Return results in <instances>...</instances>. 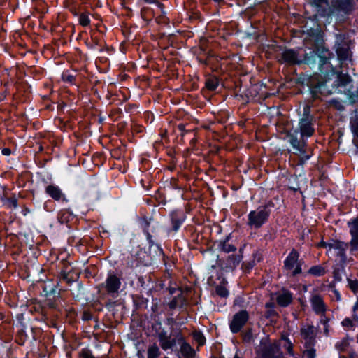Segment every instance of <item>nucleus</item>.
Masks as SVG:
<instances>
[{
	"instance_id": "nucleus-1",
	"label": "nucleus",
	"mask_w": 358,
	"mask_h": 358,
	"mask_svg": "<svg viewBox=\"0 0 358 358\" xmlns=\"http://www.w3.org/2000/svg\"><path fill=\"white\" fill-rule=\"evenodd\" d=\"M312 120V117L308 115L301 118L298 127L292 129L288 134L289 142L296 151V154L300 156L301 164L304 163L311 155L304 138L310 137L315 132Z\"/></svg>"
},
{
	"instance_id": "nucleus-2",
	"label": "nucleus",
	"mask_w": 358,
	"mask_h": 358,
	"mask_svg": "<svg viewBox=\"0 0 358 358\" xmlns=\"http://www.w3.org/2000/svg\"><path fill=\"white\" fill-rule=\"evenodd\" d=\"M157 338L159 342L160 347L164 350L171 349L176 343L182 341V335L180 332H174L168 334L164 330H162L157 333Z\"/></svg>"
},
{
	"instance_id": "nucleus-3",
	"label": "nucleus",
	"mask_w": 358,
	"mask_h": 358,
	"mask_svg": "<svg viewBox=\"0 0 358 358\" xmlns=\"http://www.w3.org/2000/svg\"><path fill=\"white\" fill-rule=\"evenodd\" d=\"M320 245L327 249V252L329 255L339 257L341 258V262H346L345 250L347 244L341 241L332 240L329 243L322 242Z\"/></svg>"
},
{
	"instance_id": "nucleus-4",
	"label": "nucleus",
	"mask_w": 358,
	"mask_h": 358,
	"mask_svg": "<svg viewBox=\"0 0 358 358\" xmlns=\"http://www.w3.org/2000/svg\"><path fill=\"white\" fill-rule=\"evenodd\" d=\"M299 253L293 249L284 262V267L292 275L294 276L302 271L303 261L299 259Z\"/></svg>"
},
{
	"instance_id": "nucleus-5",
	"label": "nucleus",
	"mask_w": 358,
	"mask_h": 358,
	"mask_svg": "<svg viewBox=\"0 0 358 358\" xmlns=\"http://www.w3.org/2000/svg\"><path fill=\"white\" fill-rule=\"evenodd\" d=\"M270 210L267 206L258 208L248 215V224L255 228L260 227L268 219Z\"/></svg>"
},
{
	"instance_id": "nucleus-6",
	"label": "nucleus",
	"mask_w": 358,
	"mask_h": 358,
	"mask_svg": "<svg viewBox=\"0 0 358 358\" xmlns=\"http://www.w3.org/2000/svg\"><path fill=\"white\" fill-rule=\"evenodd\" d=\"M256 358H282V352L277 344L262 341Z\"/></svg>"
},
{
	"instance_id": "nucleus-7",
	"label": "nucleus",
	"mask_w": 358,
	"mask_h": 358,
	"mask_svg": "<svg viewBox=\"0 0 358 358\" xmlns=\"http://www.w3.org/2000/svg\"><path fill=\"white\" fill-rule=\"evenodd\" d=\"M311 54L310 57H308L306 54L301 56L299 52L293 50H286L282 52V58L285 62L290 64H300L303 62L309 64L313 62L315 52L313 51Z\"/></svg>"
},
{
	"instance_id": "nucleus-8",
	"label": "nucleus",
	"mask_w": 358,
	"mask_h": 358,
	"mask_svg": "<svg viewBox=\"0 0 358 358\" xmlns=\"http://www.w3.org/2000/svg\"><path fill=\"white\" fill-rule=\"evenodd\" d=\"M317 329L313 324H305L301 328V335L306 345L311 346L313 345Z\"/></svg>"
},
{
	"instance_id": "nucleus-9",
	"label": "nucleus",
	"mask_w": 358,
	"mask_h": 358,
	"mask_svg": "<svg viewBox=\"0 0 358 358\" xmlns=\"http://www.w3.org/2000/svg\"><path fill=\"white\" fill-rule=\"evenodd\" d=\"M248 320V313L245 310H241L234 315L231 324L230 329L233 333L238 332L245 324Z\"/></svg>"
},
{
	"instance_id": "nucleus-10",
	"label": "nucleus",
	"mask_w": 358,
	"mask_h": 358,
	"mask_svg": "<svg viewBox=\"0 0 358 358\" xmlns=\"http://www.w3.org/2000/svg\"><path fill=\"white\" fill-rule=\"evenodd\" d=\"M352 238L350 241L351 251H358V216L348 223Z\"/></svg>"
},
{
	"instance_id": "nucleus-11",
	"label": "nucleus",
	"mask_w": 358,
	"mask_h": 358,
	"mask_svg": "<svg viewBox=\"0 0 358 358\" xmlns=\"http://www.w3.org/2000/svg\"><path fill=\"white\" fill-rule=\"evenodd\" d=\"M312 308L317 314L326 313L327 308L322 296L317 294H312L310 299Z\"/></svg>"
},
{
	"instance_id": "nucleus-12",
	"label": "nucleus",
	"mask_w": 358,
	"mask_h": 358,
	"mask_svg": "<svg viewBox=\"0 0 358 358\" xmlns=\"http://www.w3.org/2000/svg\"><path fill=\"white\" fill-rule=\"evenodd\" d=\"M120 285V279L115 275H110L106 279V289L108 294H113L117 293Z\"/></svg>"
},
{
	"instance_id": "nucleus-13",
	"label": "nucleus",
	"mask_w": 358,
	"mask_h": 358,
	"mask_svg": "<svg viewBox=\"0 0 358 358\" xmlns=\"http://www.w3.org/2000/svg\"><path fill=\"white\" fill-rule=\"evenodd\" d=\"M334 6L338 10L349 13L354 9V2L353 0H338L335 2Z\"/></svg>"
},
{
	"instance_id": "nucleus-14",
	"label": "nucleus",
	"mask_w": 358,
	"mask_h": 358,
	"mask_svg": "<svg viewBox=\"0 0 358 358\" xmlns=\"http://www.w3.org/2000/svg\"><path fill=\"white\" fill-rule=\"evenodd\" d=\"M45 192L56 201L65 200V196L64 194L62 192L59 187L56 185H50L47 186L45 188Z\"/></svg>"
},
{
	"instance_id": "nucleus-15",
	"label": "nucleus",
	"mask_w": 358,
	"mask_h": 358,
	"mask_svg": "<svg viewBox=\"0 0 358 358\" xmlns=\"http://www.w3.org/2000/svg\"><path fill=\"white\" fill-rule=\"evenodd\" d=\"M276 301L280 306H287L292 301V294L286 290H282L276 297Z\"/></svg>"
},
{
	"instance_id": "nucleus-16",
	"label": "nucleus",
	"mask_w": 358,
	"mask_h": 358,
	"mask_svg": "<svg viewBox=\"0 0 358 358\" xmlns=\"http://www.w3.org/2000/svg\"><path fill=\"white\" fill-rule=\"evenodd\" d=\"M180 345V352L186 358H190L194 355V350L189 343L185 341L184 336H182V341L178 342Z\"/></svg>"
},
{
	"instance_id": "nucleus-17",
	"label": "nucleus",
	"mask_w": 358,
	"mask_h": 358,
	"mask_svg": "<svg viewBox=\"0 0 358 358\" xmlns=\"http://www.w3.org/2000/svg\"><path fill=\"white\" fill-rule=\"evenodd\" d=\"M274 306L275 305L273 302L266 303L265 308H266V311L265 313V317L266 318L271 319L278 315L277 312L274 310Z\"/></svg>"
},
{
	"instance_id": "nucleus-18",
	"label": "nucleus",
	"mask_w": 358,
	"mask_h": 358,
	"mask_svg": "<svg viewBox=\"0 0 358 358\" xmlns=\"http://www.w3.org/2000/svg\"><path fill=\"white\" fill-rule=\"evenodd\" d=\"M218 85V80L215 77L208 78L206 80V87L210 90H215Z\"/></svg>"
},
{
	"instance_id": "nucleus-19",
	"label": "nucleus",
	"mask_w": 358,
	"mask_h": 358,
	"mask_svg": "<svg viewBox=\"0 0 358 358\" xmlns=\"http://www.w3.org/2000/svg\"><path fill=\"white\" fill-rule=\"evenodd\" d=\"M241 257L238 255H230L227 259V266L230 268H235L240 262Z\"/></svg>"
},
{
	"instance_id": "nucleus-20",
	"label": "nucleus",
	"mask_w": 358,
	"mask_h": 358,
	"mask_svg": "<svg viewBox=\"0 0 358 358\" xmlns=\"http://www.w3.org/2000/svg\"><path fill=\"white\" fill-rule=\"evenodd\" d=\"M358 324V317L354 316L353 320L350 318H345L342 324L344 327L347 329H351Z\"/></svg>"
},
{
	"instance_id": "nucleus-21",
	"label": "nucleus",
	"mask_w": 358,
	"mask_h": 358,
	"mask_svg": "<svg viewBox=\"0 0 358 358\" xmlns=\"http://www.w3.org/2000/svg\"><path fill=\"white\" fill-rule=\"evenodd\" d=\"M159 354V349L156 344H153L148 348V358H156Z\"/></svg>"
},
{
	"instance_id": "nucleus-22",
	"label": "nucleus",
	"mask_w": 358,
	"mask_h": 358,
	"mask_svg": "<svg viewBox=\"0 0 358 358\" xmlns=\"http://www.w3.org/2000/svg\"><path fill=\"white\" fill-rule=\"evenodd\" d=\"M308 273L313 275L321 276L325 273V270L323 267H322L320 266H315L311 267L309 269Z\"/></svg>"
},
{
	"instance_id": "nucleus-23",
	"label": "nucleus",
	"mask_w": 358,
	"mask_h": 358,
	"mask_svg": "<svg viewBox=\"0 0 358 358\" xmlns=\"http://www.w3.org/2000/svg\"><path fill=\"white\" fill-rule=\"evenodd\" d=\"M221 249L225 252H234L236 250V247L229 243L228 240H226L221 243Z\"/></svg>"
},
{
	"instance_id": "nucleus-24",
	"label": "nucleus",
	"mask_w": 358,
	"mask_h": 358,
	"mask_svg": "<svg viewBox=\"0 0 358 358\" xmlns=\"http://www.w3.org/2000/svg\"><path fill=\"white\" fill-rule=\"evenodd\" d=\"M336 53L340 59L345 60L348 57V50L343 47H340L336 50Z\"/></svg>"
},
{
	"instance_id": "nucleus-25",
	"label": "nucleus",
	"mask_w": 358,
	"mask_h": 358,
	"mask_svg": "<svg viewBox=\"0 0 358 358\" xmlns=\"http://www.w3.org/2000/svg\"><path fill=\"white\" fill-rule=\"evenodd\" d=\"M215 292L217 295L222 297H227L228 295L227 289L223 286H217L215 288Z\"/></svg>"
},
{
	"instance_id": "nucleus-26",
	"label": "nucleus",
	"mask_w": 358,
	"mask_h": 358,
	"mask_svg": "<svg viewBox=\"0 0 358 358\" xmlns=\"http://www.w3.org/2000/svg\"><path fill=\"white\" fill-rule=\"evenodd\" d=\"M79 22L81 25L86 27L90 23V18L87 15L82 13L79 17Z\"/></svg>"
},
{
	"instance_id": "nucleus-27",
	"label": "nucleus",
	"mask_w": 358,
	"mask_h": 358,
	"mask_svg": "<svg viewBox=\"0 0 358 358\" xmlns=\"http://www.w3.org/2000/svg\"><path fill=\"white\" fill-rule=\"evenodd\" d=\"M349 287L355 293H358V280L348 279Z\"/></svg>"
},
{
	"instance_id": "nucleus-28",
	"label": "nucleus",
	"mask_w": 358,
	"mask_h": 358,
	"mask_svg": "<svg viewBox=\"0 0 358 358\" xmlns=\"http://www.w3.org/2000/svg\"><path fill=\"white\" fill-rule=\"evenodd\" d=\"M194 338L196 341L199 345H203L205 341V338L203 334L200 332H195L193 334Z\"/></svg>"
},
{
	"instance_id": "nucleus-29",
	"label": "nucleus",
	"mask_w": 358,
	"mask_h": 358,
	"mask_svg": "<svg viewBox=\"0 0 358 358\" xmlns=\"http://www.w3.org/2000/svg\"><path fill=\"white\" fill-rule=\"evenodd\" d=\"M284 342H285L284 346L286 348L287 352L289 355H293V350H292V343L287 340H285Z\"/></svg>"
},
{
	"instance_id": "nucleus-30",
	"label": "nucleus",
	"mask_w": 358,
	"mask_h": 358,
	"mask_svg": "<svg viewBox=\"0 0 358 358\" xmlns=\"http://www.w3.org/2000/svg\"><path fill=\"white\" fill-rule=\"evenodd\" d=\"M305 355L307 358H315V350L313 348L307 349L305 352Z\"/></svg>"
},
{
	"instance_id": "nucleus-31",
	"label": "nucleus",
	"mask_w": 358,
	"mask_h": 358,
	"mask_svg": "<svg viewBox=\"0 0 358 358\" xmlns=\"http://www.w3.org/2000/svg\"><path fill=\"white\" fill-rule=\"evenodd\" d=\"M320 323H322L324 326H326L329 321V318L326 315V313H320Z\"/></svg>"
},
{
	"instance_id": "nucleus-32",
	"label": "nucleus",
	"mask_w": 358,
	"mask_h": 358,
	"mask_svg": "<svg viewBox=\"0 0 358 358\" xmlns=\"http://www.w3.org/2000/svg\"><path fill=\"white\" fill-rule=\"evenodd\" d=\"M70 216V214L68 212H62L59 217V220L61 222H68V217Z\"/></svg>"
},
{
	"instance_id": "nucleus-33",
	"label": "nucleus",
	"mask_w": 358,
	"mask_h": 358,
	"mask_svg": "<svg viewBox=\"0 0 358 358\" xmlns=\"http://www.w3.org/2000/svg\"><path fill=\"white\" fill-rule=\"evenodd\" d=\"M352 130L353 133L358 137V120L351 123Z\"/></svg>"
},
{
	"instance_id": "nucleus-34",
	"label": "nucleus",
	"mask_w": 358,
	"mask_h": 358,
	"mask_svg": "<svg viewBox=\"0 0 358 358\" xmlns=\"http://www.w3.org/2000/svg\"><path fill=\"white\" fill-rule=\"evenodd\" d=\"M331 298L333 300L340 301L341 300V295H340L339 292L336 289H333L332 290V294H331Z\"/></svg>"
},
{
	"instance_id": "nucleus-35",
	"label": "nucleus",
	"mask_w": 358,
	"mask_h": 358,
	"mask_svg": "<svg viewBox=\"0 0 358 358\" xmlns=\"http://www.w3.org/2000/svg\"><path fill=\"white\" fill-rule=\"evenodd\" d=\"M81 358H94L92 355L87 350H83L80 352Z\"/></svg>"
},
{
	"instance_id": "nucleus-36",
	"label": "nucleus",
	"mask_w": 358,
	"mask_h": 358,
	"mask_svg": "<svg viewBox=\"0 0 358 358\" xmlns=\"http://www.w3.org/2000/svg\"><path fill=\"white\" fill-rule=\"evenodd\" d=\"M313 3L317 6H321L323 4H327L328 0H311Z\"/></svg>"
},
{
	"instance_id": "nucleus-37",
	"label": "nucleus",
	"mask_w": 358,
	"mask_h": 358,
	"mask_svg": "<svg viewBox=\"0 0 358 358\" xmlns=\"http://www.w3.org/2000/svg\"><path fill=\"white\" fill-rule=\"evenodd\" d=\"M7 201H8V205L10 207H13V208L17 207V200L15 199H8Z\"/></svg>"
},
{
	"instance_id": "nucleus-38",
	"label": "nucleus",
	"mask_w": 358,
	"mask_h": 358,
	"mask_svg": "<svg viewBox=\"0 0 358 358\" xmlns=\"http://www.w3.org/2000/svg\"><path fill=\"white\" fill-rule=\"evenodd\" d=\"M181 224V221L178 220H173V227L175 231L178 230Z\"/></svg>"
},
{
	"instance_id": "nucleus-39",
	"label": "nucleus",
	"mask_w": 358,
	"mask_h": 358,
	"mask_svg": "<svg viewBox=\"0 0 358 358\" xmlns=\"http://www.w3.org/2000/svg\"><path fill=\"white\" fill-rule=\"evenodd\" d=\"M148 3H157L159 7L162 6V4L157 0H143Z\"/></svg>"
},
{
	"instance_id": "nucleus-40",
	"label": "nucleus",
	"mask_w": 358,
	"mask_h": 358,
	"mask_svg": "<svg viewBox=\"0 0 358 358\" xmlns=\"http://www.w3.org/2000/svg\"><path fill=\"white\" fill-rule=\"evenodd\" d=\"M10 150L9 148H3L2 150V154L4 155H9L10 154Z\"/></svg>"
},
{
	"instance_id": "nucleus-41",
	"label": "nucleus",
	"mask_w": 358,
	"mask_h": 358,
	"mask_svg": "<svg viewBox=\"0 0 358 358\" xmlns=\"http://www.w3.org/2000/svg\"><path fill=\"white\" fill-rule=\"evenodd\" d=\"M328 327H329V326H328V324H327L326 326H324V333H325L326 334H328V332H329V329H328Z\"/></svg>"
},
{
	"instance_id": "nucleus-42",
	"label": "nucleus",
	"mask_w": 358,
	"mask_h": 358,
	"mask_svg": "<svg viewBox=\"0 0 358 358\" xmlns=\"http://www.w3.org/2000/svg\"><path fill=\"white\" fill-rule=\"evenodd\" d=\"M178 129L180 130V131H183L184 129H185V126L183 124H179L178 125Z\"/></svg>"
},
{
	"instance_id": "nucleus-43",
	"label": "nucleus",
	"mask_w": 358,
	"mask_h": 358,
	"mask_svg": "<svg viewBox=\"0 0 358 358\" xmlns=\"http://www.w3.org/2000/svg\"><path fill=\"white\" fill-rule=\"evenodd\" d=\"M148 238L149 239L150 243H152V240H151V236H150L149 234H148Z\"/></svg>"
},
{
	"instance_id": "nucleus-44",
	"label": "nucleus",
	"mask_w": 358,
	"mask_h": 358,
	"mask_svg": "<svg viewBox=\"0 0 358 358\" xmlns=\"http://www.w3.org/2000/svg\"><path fill=\"white\" fill-rule=\"evenodd\" d=\"M336 274H337V272L336 271H334V275H335V278L338 280H340L341 278H338V277H336Z\"/></svg>"
},
{
	"instance_id": "nucleus-45",
	"label": "nucleus",
	"mask_w": 358,
	"mask_h": 358,
	"mask_svg": "<svg viewBox=\"0 0 358 358\" xmlns=\"http://www.w3.org/2000/svg\"><path fill=\"white\" fill-rule=\"evenodd\" d=\"M254 265H255V262H252V264L250 263V268L253 267Z\"/></svg>"
},
{
	"instance_id": "nucleus-46",
	"label": "nucleus",
	"mask_w": 358,
	"mask_h": 358,
	"mask_svg": "<svg viewBox=\"0 0 358 358\" xmlns=\"http://www.w3.org/2000/svg\"><path fill=\"white\" fill-rule=\"evenodd\" d=\"M357 308H358V302L355 304L354 309L355 310Z\"/></svg>"
},
{
	"instance_id": "nucleus-47",
	"label": "nucleus",
	"mask_w": 358,
	"mask_h": 358,
	"mask_svg": "<svg viewBox=\"0 0 358 358\" xmlns=\"http://www.w3.org/2000/svg\"><path fill=\"white\" fill-rule=\"evenodd\" d=\"M215 2L220 3L222 2L223 0H214Z\"/></svg>"
},
{
	"instance_id": "nucleus-48",
	"label": "nucleus",
	"mask_w": 358,
	"mask_h": 358,
	"mask_svg": "<svg viewBox=\"0 0 358 358\" xmlns=\"http://www.w3.org/2000/svg\"><path fill=\"white\" fill-rule=\"evenodd\" d=\"M336 347L339 349V345L338 344L336 345ZM340 350H343V348H340Z\"/></svg>"
},
{
	"instance_id": "nucleus-49",
	"label": "nucleus",
	"mask_w": 358,
	"mask_h": 358,
	"mask_svg": "<svg viewBox=\"0 0 358 358\" xmlns=\"http://www.w3.org/2000/svg\"><path fill=\"white\" fill-rule=\"evenodd\" d=\"M234 358H240L237 355L234 356Z\"/></svg>"
},
{
	"instance_id": "nucleus-50",
	"label": "nucleus",
	"mask_w": 358,
	"mask_h": 358,
	"mask_svg": "<svg viewBox=\"0 0 358 358\" xmlns=\"http://www.w3.org/2000/svg\"><path fill=\"white\" fill-rule=\"evenodd\" d=\"M348 79H349V77H347V78H346V82H348Z\"/></svg>"
},
{
	"instance_id": "nucleus-51",
	"label": "nucleus",
	"mask_w": 358,
	"mask_h": 358,
	"mask_svg": "<svg viewBox=\"0 0 358 358\" xmlns=\"http://www.w3.org/2000/svg\"><path fill=\"white\" fill-rule=\"evenodd\" d=\"M164 358H168V357H164Z\"/></svg>"
}]
</instances>
